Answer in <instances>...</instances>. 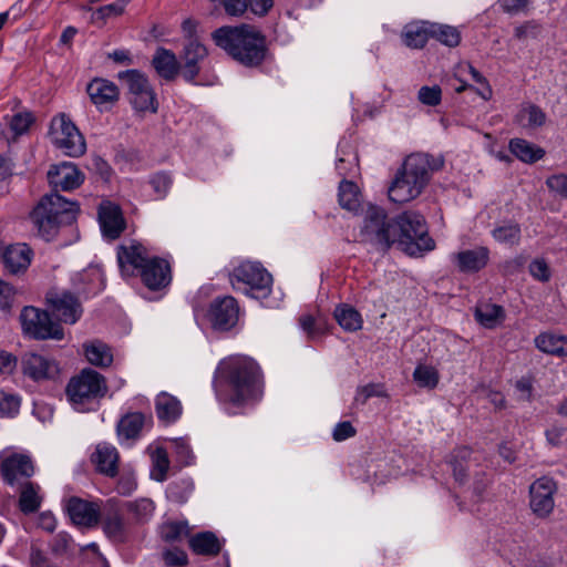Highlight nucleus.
I'll use <instances>...</instances> for the list:
<instances>
[{"mask_svg": "<svg viewBox=\"0 0 567 567\" xmlns=\"http://www.w3.org/2000/svg\"><path fill=\"white\" fill-rule=\"evenodd\" d=\"M14 290L11 285L0 279V309L9 310Z\"/></svg>", "mask_w": 567, "mask_h": 567, "instance_id": "0e129e2a", "label": "nucleus"}, {"mask_svg": "<svg viewBox=\"0 0 567 567\" xmlns=\"http://www.w3.org/2000/svg\"><path fill=\"white\" fill-rule=\"evenodd\" d=\"M395 218L389 219L384 209L370 206L360 230L361 240L381 249H389L395 243Z\"/></svg>", "mask_w": 567, "mask_h": 567, "instance_id": "6e6552de", "label": "nucleus"}, {"mask_svg": "<svg viewBox=\"0 0 567 567\" xmlns=\"http://www.w3.org/2000/svg\"><path fill=\"white\" fill-rule=\"evenodd\" d=\"M546 118L545 112L539 106L528 103L518 111L515 122L524 128L534 130L543 126L546 123Z\"/></svg>", "mask_w": 567, "mask_h": 567, "instance_id": "c9c22d12", "label": "nucleus"}, {"mask_svg": "<svg viewBox=\"0 0 567 567\" xmlns=\"http://www.w3.org/2000/svg\"><path fill=\"white\" fill-rule=\"evenodd\" d=\"M540 32V27L535 21H526L520 25H517L514 29V37L518 41H524L526 39H535L538 37Z\"/></svg>", "mask_w": 567, "mask_h": 567, "instance_id": "603ef678", "label": "nucleus"}, {"mask_svg": "<svg viewBox=\"0 0 567 567\" xmlns=\"http://www.w3.org/2000/svg\"><path fill=\"white\" fill-rule=\"evenodd\" d=\"M189 547L197 555L216 556L221 549V544L212 532H202L189 538Z\"/></svg>", "mask_w": 567, "mask_h": 567, "instance_id": "2f4dec72", "label": "nucleus"}, {"mask_svg": "<svg viewBox=\"0 0 567 567\" xmlns=\"http://www.w3.org/2000/svg\"><path fill=\"white\" fill-rule=\"evenodd\" d=\"M150 183L155 193H157L159 197H164L172 185V178L166 173H157L152 176Z\"/></svg>", "mask_w": 567, "mask_h": 567, "instance_id": "4d7b16f0", "label": "nucleus"}, {"mask_svg": "<svg viewBox=\"0 0 567 567\" xmlns=\"http://www.w3.org/2000/svg\"><path fill=\"white\" fill-rule=\"evenodd\" d=\"M233 288L255 298L267 297L271 291L272 277L259 264L245 261L229 275Z\"/></svg>", "mask_w": 567, "mask_h": 567, "instance_id": "0eeeda50", "label": "nucleus"}, {"mask_svg": "<svg viewBox=\"0 0 567 567\" xmlns=\"http://www.w3.org/2000/svg\"><path fill=\"white\" fill-rule=\"evenodd\" d=\"M92 462L96 465V470L106 476L113 477L118 472V453L110 444H99L92 455Z\"/></svg>", "mask_w": 567, "mask_h": 567, "instance_id": "bb28decb", "label": "nucleus"}, {"mask_svg": "<svg viewBox=\"0 0 567 567\" xmlns=\"http://www.w3.org/2000/svg\"><path fill=\"white\" fill-rule=\"evenodd\" d=\"M555 491L556 483L549 477H540L530 485V508L538 517H547L554 509Z\"/></svg>", "mask_w": 567, "mask_h": 567, "instance_id": "2eb2a0df", "label": "nucleus"}, {"mask_svg": "<svg viewBox=\"0 0 567 567\" xmlns=\"http://www.w3.org/2000/svg\"><path fill=\"white\" fill-rule=\"evenodd\" d=\"M22 371L34 381L52 379L59 373L58 363L37 353H28L22 358Z\"/></svg>", "mask_w": 567, "mask_h": 567, "instance_id": "5701e85b", "label": "nucleus"}, {"mask_svg": "<svg viewBox=\"0 0 567 567\" xmlns=\"http://www.w3.org/2000/svg\"><path fill=\"white\" fill-rule=\"evenodd\" d=\"M472 455V450L467 446H462L453 451L450 457V465L453 471L455 481L463 484L466 478L465 464Z\"/></svg>", "mask_w": 567, "mask_h": 567, "instance_id": "79ce46f5", "label": "nucleus"}, {"mask_svg": "<svg viewBox=\"0 0 567 567\" xmlns=\"http://www.w3.org/2000/svg\"><path fill=\"white\" fill-rule=\"evenodd\" d=\"M549 190L556 193L563 198H567V174H554L546 179Z\"/></svg>", "mask_w": 567, "mask_h": 567, "instance_id": "5fc2aeb1", "label": "nucleus"}, {"mask_svg": "<svg viewBox=\"0 0 567 567\" xmlns=\"http://www.w3.org/2000/svg\"><path fill=\"white\" fill-rule=\"evenodd\" d=\"M124 513L127 514V522L130 525H144L151 520L155 504L151 498H140L135 501L125 502L122 505Z\"/></svg>", "mask_w": 567, "mask_h": 567, "instance_id": "cd10ccee", "label": "nucleus"}, {"mask_svg": "<svg viewBox=\"0 0 567 567\" xmlns=\"http://www.w3.org/2000/svg\"><path fill=\"white\" fill-rule=\"evenodd\" d=\"M155 410L159 421L171 424L181 416L182 404L177 398L162 392L156 396Z\"/></svg>", "mask_w": 567, "mask_h": 567, "instance_id": "c756f323", "label": "nucleus"}, {"mask_svg": "<svg viewBox=\"0 0 567 567\" xmlns=\"http://www.w3.org/2000/svg\"><path fill=\"white\" fill-rule=\"evenodd\" d=\"M439 372L430 365H417L413 372V379L419 386L434 389L439 383Z\"/></svg>", "mask_w": 567, "mask_h": 567, "instance_id": "a18cd8bd", "label": "nucleus"}, {"mask_svg": "<svg viewBox=\"0 0 567 567\" xmlns=\"http://www.w3.org/2000/svg\"><path fill=\"white\" fill-rule=\"evenodd\" d=\"M159 534L165 542H176L188 534V526L184 522H167L161 525Z\"/></svg>", "mask_w": 567, "mask_h": 567, "instance_id": "49530a36", "label": "nucleus"}, {"mask_svg": "<svg viewBox=\"0 0 567 567\" xmlns=\"http://www.w3.org/2000/svg\"><path fill=\"white\" fill-rule=\"evenodd\" d=\"M99 221L103 236L111 240L118 238L126 227L120 206L109 200L99 206Z\"/></svg>", "mask_w": 567, "mask_h": 567, "instance_id": "a211bd4d", "label": "nucleus"}, {"mask_svg": "<svg viewBox=\"0 0 567 567\" xmlns=\"http://www.w3.org/2000/svg\"><path fill=\"white\" fill-rule=\"evenodd\" d=\"M431 37V23H411L408 24L402 32L404 44L412 49L423 48Z\"/></svg>", "mask_w": 567, "mask_h": 567, "instance_id": "72a5a7b5", "label": "nucleus"}, {"mask_svg": "<svg viewBox=\"0 0 567 567\" xmlns=\"http://www.w3.org/2000/svg\"><path fill=\"white\" fill-rule=\"evenodd\" d=\"M48 181L55 193L59 189L68 192L78 188L83 183L84 175L78 169L75 164L63 162L50 167Z\"/></svg>", "mask_w": 567, "mask_h": 567, "instance_id": "dca6fc26", "label": "nucleus"}, {"mask_svg": "<svg viewBox=\"0 0 567 567\" xmlns=\"http://www.w3.org/2000/svg\"><path fill=\"white\" fill-rule=\"evenodd\" d=\"M475 317L486 328H494L505 317L504 309L497 305L485 303L476 308Z\"/></svg>", "mask_w": 567, "mask_h": 567, "instance_id": "a19ab883", "label": "nucleus"}, {"mask_svg": "<svg viewBox=\"0 0 567 567\" xmlns=\"http://www.w3.org/2000/svg\"><path fill=\"white\" fill-rule=\"evenodd\" d=\"M536 347L548 354L567 357V337L542 333L535 339Z\"/></svg>", "mask_w": 567, "mask_h": 567, "instance_id": "e433bc0d", "label": "nucleus"}, {"mask_svg": "<svg viewBox=\"0 0 567 567\" xmlns=\"http://www.w3.org/2000/svg\"><path fill=\"white\" fill-rule=\"evenodd\" d=\"M338 196L342 208L355 212L360 207V190L353 182L343 179L339 185Z\"/></svg>", "mask_w": 567, "mask_h": 567, "instance_id": "58836bf2", "label": "nucleus"}, {"mask_svg": "<svg viewBox=\"0 0 567 567\" xmlns=\"http://www.w3.org/2000/svg\"><path fill=\"white\" fill-rule=\"evenodd\" d=\"M509 151L518 159L529 164L542 159L545 155V151L542 147L524 138H512L509 141Z\"/></svg>", "mask_w": 567, "mask_h": 567, "instance_id": "f704fd0d", "label": "nucleus"}, {"mask_svg": "<svg viewBox=\"0 0 567 567\" xmlns=\"http://www.w3.org/2000/svg\"><path fill=\"white\" fill-rule=\"evenodd\" d=\"M22 331L25 336L35 340H62L64 330L59 322L52 321L45 310L27 306L20 313Z\"/></svg>", "mask_w": 567, "mask_h": 567, "instance_id": "9d476101", "label": "nucleus"}, {"mask_svg": "<svg viewBox=\"0 0 567 567\" xmlns=\"http://www.w3.org/2000/svg\"><path fill=\"white\" fill-rule=\"evenodd\" d=\"M443 165L442 156H433L427 153L411 154L389 187L390 200L405 204L415 199L429 184L431 174L442 168Z\"/></svg>", "mask_w": 567, "mask_h": 567, "instance_id": "f03ea898", "label": "nucleus"}, {"mask_svg": "<svg viewBox=\"0 0 567 567\" xmlns=\"http://www.w3.org/2000/svg\"><path fill=\"white\" fill-rule=\"evenodd\" d=\"M357 167V157L351 156L349 159L339 158L336 168L341 176L351 175Z\"/></svg>", "mask_w": 567, "mask_h": 567, "instance_id": "774afa93", "label": "nucleus"}, {"mask_svg": "<svg viewBox=\"0 0 567 567\" xmlns=\"http://www.w3.org/2000/svg\"><path fill=\"white\" fill-rule=\"evenodd\" d=\"M417 97L421 103L429 106H436L441 102L442 91L439 85L422 86L419 90Z\"/></svg>", "mask_w": 567, "mask_h": 567, "instance_id": "3c124183", "label": "nucleus"}, {"mask_svg": "<svg viewBox=\"0 0 567 567\" xmlns=\"http://www.w3.org/2000/svg\"><path fill=\"white\" fill-rule=\"evenodd\" d=\"M50 137L53 145L66 156L80 157L86 151V143L83 135L75 124L63 113L52 118Z\"/></svg>", "mask_w": 567, "mask_h": 567, "instance_id": "1a4fd4ad", "label": "nucleus"}, {"mask_svg": "<svg viewBox=\"0 0 567 567\" xmlns=\"http://www.w3.org/2000/svg\"><path fill=\"white\" fill-rule=\"evenodd\" d=\"M357 431L349 421L340 422L336 425L332 432V437L337 442L344 441L353 437Z\"/></svg>", "mask_w": 567, "mask_h": 567, "instance_id": "bf43d9fd", "label": "nucleus"}, {"mask_svg": "<svg viewBox=\"0 0 567 567\" xmlns=\"http://www.w3.org/2000/svg\"><path fill=\"white\" fill-rule=\"evenodd\" d=\"M163 559L167 567H179L187 563V555L185 551L174 548L163 553Z\"/></svg>", "mask_w": 567, "mask_h": 567, "instance_id": "13d9d810", "label": "nucleus"}, {"mask_svg": "<svg viewBox=\"0 0 567 567\" xmlns=\"http://www.w3.org/2000/svg\"><path fill=\"white\" fill-rule=\"evenodd\" d=\"M151 258L147 257L146 249L141 244H131L120 246L117 250V261L123 276H134L143 270L144 265Z\"/></svg>", "mask_w": 567, "mask_h": 567, "instance_id": "412c9836", "label": "nucleus"}, {"mask_svg": "<svg viewBox=\"0 0 567 567\" xmlns=\"http://www.w3.org/2000/svg\"><path fill=\"white\" fill-rule=\"evenodd\" d=\"M208 55V51L204 44L197 39L187 40L181 54V70L184 79L193 82L200 72L199 63Z\"/></svg>", "mask_w": 567, "mask_h": 567, "instance_id": "aec40b11", "label": "nucleus"}, {"mask_svg": "<svg viewBox=\"0 0 567 567\" xmlns=\"http://www.w3.org/2000/svg\"><path fill=\"white\" fill-rule=\"evenodd\" d=\"M144 285L151 290H158L166 287L171 281V269L166 260L151 258L141 271Z\"/></svg>", "mask_w": 567, "mask_h": 567, "instance_id": "b1692460", "label": "nucleus"}, {"mask_svg": "<svg viewBox=\"0 0 567 567\" xmlns=\"http://www.w3.org/2000/svg\"><path fill=\"white\" fill-rule=\"evenodd\" d=\"M20 400L4 392H0V414L3 416H13L18 413Z\"/></svg>", "mask_w": 567, "mask_h": 567, "instance_id": "864d4df0", "label": "nucleus"}, {"mask_svg": "<svg viewBox=\"0 0 567 567\" xmlns=\"http://www.w3.org/2000/svg\"><path fill=\"white\" fill-rule=\"evenodd\" d=\"M214 43L235 61L245 66H258L262 63L267 47L266 39L254 25H225L212 33Z\"/></svg>", "mask_w": 567, "mask_h": 567, "instance_id": "7ed1b4c3", "label": "nucleus"}, {"mask_svg": "<svg viewBox=\"0 0 567 567\" xmlns=\"http://www.w3.org/2000/svg\"><path fill=\"white\" fill-rule=\"evenodd\" d=\"M529 0H499L501 8L509 14L524 12L528 7Z\"/></svg>", "mask_w": 567, "mask_h": 567, "instance_id": "052dcab7", "label": "nucleus"}, {"mask_svg": "<svg viewBox=\"0 0 567 567\" xmlns=\"http://www.w3.org/2000/svg\"><path fill=\"white\" fill-rule=\"evenodd\" d=\"M124 509L114 501H107L101 511L100 524L105 536L114 543H124L128 536V522L124 519Z\"/></svg>", "mask_w": 567, "mask_h": 567, "instance_id": "ddd939ff", "label": "nucleus"}, {"mask_svg": "<svg viewBox=\"0 0 567 567\" xmlns=\"http://www.w3.org/2000/svg\"><path fill=\"white\" fill-rule=\"evenodd\" d=\"M247 1V8L249 7L250 10L258 16H265L268 13V11L272 8L274 1L272 0H246Z\"/></svg>", "mask_w": 567, "mask_h": 567, "instance_id": "338daca9", "label": "nucleus"}, {"mask_svg": "<svg viewBox=\"0 0 567 567\" xmlns=\"http://www.w3.org/2000/svg\"><path fill=\"white\" fill-rule=\"evenodd\" d=\"M2 261L6 269L12 275L27 271L33 258V250L24 243L8 245L3 248Z\"/></svg>", "mask_w": 567, "mask_h": 567, "instance_id": "4be33fe9", "label": "nucleus"}, {"mask_svg": "<svg viewBox=\"0 0 567 567\" xmlns=\"http://www.w3.org/2000/svg\"><path fill=\"white\" fill-rule=\"evenodd\" d=\"M34 472V463L28 454L11 453L0 456L1 477L12 488L30 482Z\"/></svg>", "mask_w": 567, "mask_h": 567, "instance_id": "f8f14e48", "label": "nucleus"}, {"mask_svg": "<svg viewBox=\"0 0 567 567\" xmlns=\"http://www.w3.org/2000/svg\"><path fill=\"white\" fill-rule=\"evenodd\" d=\"M395 243L409 256L419 257L435 247L423 215L404 212L395 218Z\"/></svg>", "mask_w": 567, "mask_h": 567, "instance_id": "39448f33", "label": "nucleus"}, {"mask_svg": "<svg viewBox=\"0 0 567 567\" xmlns=\"http://www.w3.org/2000/svg\"><path fill=\"white\" fill-rule=\"evenodd\" d=\"M431 37L451 48L458 45L461 41L458 30L446 24L431 23Z\"/></svg>", "mask_w": 567, "mask_h": 567, "instance_id": "37998d69", "label": "nucleus"}, {"mask_svg": "<svg viewBox=\"0 0 567 567\" xmlns=\"http://www.w3.org/2000/svg\"><path fill=\"white\" fill-rule=\"evenodd\" d=\"M221 4L229 16H241L247 9L246 0H220Z\"/></svg>", "mask_w": 567, "mask_h": 567, "instance_id": "680f3d73", "label": "nucleus"}, {"mask_svg": "<svg viewBox=\"0 0 567 567\" xmlns=\"http://www.w3.org/2000/svg\"><path fill=\"white\" fill-rule=\"evenodd\" d=\"M107 392L105 378L97 371L86 368L70 379L65 394L78 411H84L93 401L100 400Z\"/></svg>", "mask_w": 567, "mask_h": 567, "instance_id": "423d86ee", "label": "nucleus"}, {"mask_svg": "<svg viewBox=\"0 0 567 567\" xmlns=\"http://www.w3.org/2000/svg\"><path fill=\"white\" fill-rule=\"evenodd\" d=\"M528 268H529V274L534 279L542 281V282L549 281V279L551 277V271H550V268L545 259H543V258L534 259L529 264Z\"/></svg>", "mask_w": 567, "mask_h": 567, "instance_id": "8fccbe9b", "label": "nucleus"}, {"mask_svg": "<svg viewBox=\"0 0 567 567\" xmlns=\"http://www.w3.org/2000/svg\"><path fill=\"white\" fill-rule=\"evenodd\" d=\"M454 259L460 271L477 272L488 264L489 250L488 248L481 246L474 249L460 251L454 255Z\"/></svg>", "mask_w": 567, "mask_h": 567, "instance_id": "a878e982", "label": "nucleus"}, {"mask_svg": "<svg viewBox=\"0 0 567 567\" xmlns=\"http://www.w3.org/2000/svg\"><path fill=\"white\" fill-rule=\"evenodd\" d=\"M87 361L96 367H109L113 362L111 348L101 340H92L83 344Z\"/></svg>", "mask_w": 567, "mask_h": 567, "instance_id": "473e14b6", "label": "nucleus"}, {"mask_svg": "<svg viewBox=\"0 0 567 567\" xmlns=\"http://www.w3.org/2000/svg\"><path fill=\"white\" fill-rule=\"evenodd\" d=\"M334 318L340 327L347 331H357L362 327L361 315L348 305L337 307Z\"/></svg>", "mask_w": 567, "mask_h": 567, "instance_id": "ea45409f", "label": "nucleus"}, {"mask_svg": "<svg viewBox=\"0 0 567 567\" xmlns=\"http://www.w3.org/2000/svg\"><path fill=\"white\" fill-rule=\"evenodd\" d=\"M118 78L125 79L130 93V103L137 112H157L156 94L144 74L137 70H128L121 72Z\"/></svg>", "mask_w": 567, "mask_h": 567, "instance_id": "9b49d317", "label": "nucleus"}, {"mask_svg": "<svg viewBox=\"0 0 567 567\" xmlns=\"http://www.w3.org/2000/svg\"><path fill=\"white\" fill-rule=\"evenodd\" d=\"M492 236L499 243L508 244L512 246L517 245L520 240V227L518 224L507 223L494 228Z\"/></svg>", "mask_w": 567, "mask_h": 567, "instance_id": "c03bdc74", "label": "nucleus"}, {"mask_svg": "<svg viewBox=\"0 0 567 567\" xmlns=\"http://www.w3.org/2000/svg\"><path fill=\"white\" fill-rule=\"evenodd\" d=\"M86 92L94 105L101 107L114 104L120 96L118 87L112 81L95 78L86 85Z\"/></svg>", "mask_w": 567, "mask_h": 567, "instance_id": "393cba45", "label": "nucleus"}, {"mask_svg": "<svg viewBox=\"0 0 567 567\" xmlns=\"http://www.w3.org/2000/svg\"><path fill=\"white\" fill-rule=\"evenodd\" d=\"M238 312L239 308L236 299L226 296L212 302L209 317L215 328L228 330L236 324Z\"/></svg>", "mask_w": 567, "mask_h": 567, "instance_id": "6ab92c4d", "label": "nucleus"}, {"mask_svg": "<svg viewBox=\"0 0 567 567\" xmlns=\"http://www.w3.org/2000/svg\"><path fill=\"white\" fill-rule=\"evenodd\" d=\"M152 64L158 75L168 81L173 80L181 69L175 53L164 48L156 50Z\"/></svg>", "mask_w": 567, "mask_h": 567, "instance_id": "c85d7f7f", "label": "nucleus"}, {"mask_svg": "<svg viewBox=\"0 0 567 567\" xmlns=\"http://www.w3.org/2000/svg\"><path fill=\"white\" fill-rule=\"evenodd\" d=\"M79 213L75 202L66 200L55 192L41 197L37 206L30 213V219L38 234L45 240H50L61 225L72 224Z\"/></svg>", "mask_w": 567, "mask_h": 567, "instance_id": "20e7f679", "label": "nucleus"}, {"mask_svg": "<svg viewBox=\"0 0 567 567\" xmlns=\"http://www.w3.org/2000/svg\"><path fill=\"white\" fill-rule=\"evenodd\" d=\"M17 367V358L6 351L0 352V374H11Z\"/></svg>", "mask_w": 567, "mask_h": 567, "instance_id": "69168bd1", "label": "nucleus"}, {"mask_svg": "<svg viewBox=\"0 0 567 567\" xmlns=\"http://www.w3.org/2000/svg\"><path fill=\"white\" fill-rule=\"evenodd\" d=\"M261 373L247 357H233L220 362L214 389L219 401L240 405L261 395Z\"/></svg>", "mask_w": 567, "mask_h": 567, "instance_id": "f257e3e1", "label": "nucleus"}, {"mask_svg": "<svg viewBox=\"0 0 567 567\" xmlns=\"http://www.w3.org/2000/svg\"><path fill=\"white\" fill-rule=\"evenodd\" d=\"M33 122V117L30 113H18L12 116L10 127L16 135L24 134Z\"/></svg>", "mask_w": 567, "mask_h": 567, "instance_id": "6e6d98bb", "label": "nucleus"}, {"mask_svg": "<svg viewBox=\"0 0 567 567\" xmlns=\"http://www.w3.org/2000/svg\"><path fill=\"white\" fill-rule=\"evenodd\" d=\"M66 511L75 525L91 528L97 526L102 507L97 503L73 496L68 501Z\"/></svg>", "mask_w": 567, "mask_h": 567, "instance_id": "f3484780", "label": "nucleus"}, {"mask_svg": "<svg viewBox=\"0 0 567 567\" xmlns=\"http://www.w3.org/2000/svg\"><path fill=\"white\" fill-rule=\"evenodd\" d=\"M47 303L51 312L58 318L60 322L73 324L82 316L83 309L78 298L71 292H54L47 293Z\"/></svg>", "mask_w": 567, "mask_h": 567, "instance_id": "4468645a", "label": "nucleus"}, {"mask_svg": "<svg viewBox=\"0 0 567 567\" xmlns=\"http://www.w3.org/2000/svg\"><path fill=\"white\" fill-rule=\"evenodd\" d=\"M385 390L382 384L379 383H369L363 386H359L357 389V393L354 396L355 404H365V402L372 396H385Z\"/></svg>", "mask_w": 567, "mask_h": 567, "instance_id": "09e8293b", "label": "nucleus"}, {"mask_svg": "<svg viewBox=\"0 0 567 567\" xmlns=\"http://www.w3.org/2000/svg\"><path fill=\"white\" fill-rule=\"evenodd\" d=\"M489 480L484 472L477 473L473 483V495L480 502L488 486Z\"/></svg>", "mask_w": 567, "mask_h": 567, "instance_id": "e2e57ef3", "label": "nucleus"}, {"mask_svg": "<svg viewBox=\"0 0 567 567\" xmlns=\"http://www.w3.org/2000/svg\"><path fill=\"white\" fill-rule=\"evenodd\" d=\"M19 492V508L23 514L37 512L41 506L40 486L33 482H27L14 487Z\"/></svg>", "mask_w": 567, "mask_h": 567, "instance_id": "7c9ffc66", "label": "nucleus"}, {"mask_svg": "<svg viewBox=\"0 0 567 567\" xmlns=\"http://www.w3.org/2000/svg\"><path fill=\"white\" fill-rule=\"evenodd\" d=\"M168 467L169 461L166 451L164 449H156L153 454L152 477L158 482H163L166 478Z\"/></svg>", "mask_w": 567, "mask_h": 567, "instance_id": "de8ad7c7", "label": "nucleus"}, {"mask_svg": "<svg viewBox=\"0 0 567 567\" xmlns=\"http://www.w3.org/2000/svg\"><path fill=\"white\" fill-rule=\"evenodd\" d=\"M145 416L142 413H128L121 419L117 424L118 436L126 440L135 439L138 436L143 425Z\"/></svg>", "mask_w": 567, "mask_h": 567, "instance_id": "4c0bfd02", "label": "nucleus"}]
</instances>
